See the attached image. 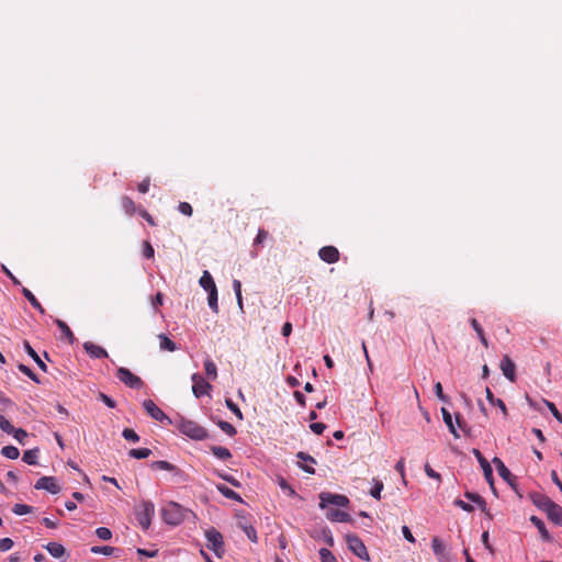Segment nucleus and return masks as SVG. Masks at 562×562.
<instances>
[{"mask_svg": "<svg viewBox=\"0 0 562 562\" xmlns=\"http://www.w3.org/2000/svg\"><path fill=\"white\" fill-rule=\"evenodd\" d=\"M189 513L192 512L176 502H169L167 506L161 509V517L166 524L177 526L186 519Z\"/></svg>", "mask_w": 562, "mask_h": 562, "instance_id": "obj_1", "label": "nucleus"}, {"mask_svg": "<svg viewBox=\"0 0 562 562\" xmlns=\"http://www.w3.org/2000/svg\"><path fill=\"white\" fill-rule=\"evenodd\" d=\"M179 431L193 440H204L209 437L207 430L194 420L180 417L177 423Z\"/></svg>", "mask_w": 562, "mask_h": 562, "instance_id": "obj_2", "label": "nucleus"}, {"mask_svg": "<svg viewBox=\"0 0 562 562\" xmlns=\"http://www.w3.org/2000/svg\"><path fill=\"white\" fill-rule=\"evenodd\" d=\"M205 537L210 542L209 548L217 558H222L225 552L223 535L214 527H211L205 531Z\"/></svg>", "mask_w": 562, "mask_h": 562, "instance_id": "obj_3", "label": "nucleus"}, {"mask_svg": "<svg viewBox=\"0 0 562 562\" xmlns=\"http://www.w3.org/2000/svg\"><path fill=\"white\" fill-rule=\"evenodd\" d=\"M140 509L136 510V519L144 530L150 527L151 518L155 513V506L150 501H143Z\"/></svg>", "mask_w": 562, "mask_h": 562, "instance_id": "obj_4", "label": "nucleus"}, {"mask_svg": "<svg viewBox=\"0 0 562 562\" xmlns=\"http://www.w3.org/2000/svg\"><path fill=\"white\" fill-rule=\"evenodd\" d=\"M346 541L348 544V549L357 557L362 560L369 561L370 555L364 546L363 541L357 535H347Z\"/></svg>", "mask_w": 562, "mask_h": 562, "instance_id": "obj_5", "label": "nucleus"}, {"mask_svg": "<svg viewBox=\"0 0 562 562\" xmlns=\"http://www.w3.org/2000/svg\"><path fill=\"white\" fill-rule=\"evenodd\" d=\"M116 378L131 389L139 390L144 386L143 380L126 368H119Z\"/></svg>", "mask_w": 562, "mask_h": 562, "instance_id": "obj_6", "label": "nucleus"}, {"mask_svg": "<svg viewBox=\"0 0 562 562\" xmlns=\"http://www.w3.org/2000/svg\"><path fill=\"white\" fill-rule=\"evenodd\" d=\"M472 452L475 456V458L477 459V461L481 465V469L483 470V474H484L486 482L490 484L493 493L496 494V488L494 486L493 470H492L490 462L486 460V458L481 453V451L479 449L474 448L472 450Z\"/></svg>", "mask_w": 562, "mask_h": 562, "instance_id": "obj_7", "label": "nucleus"}, {"mask_svg": "<svg viewBox=\"0 0 562 562\" xmlns=\"http://www.w3.org/2000/svg\"><path fill=\"white\" fill-rule=\"evenodd\" d=\"M143 406L147 414L155 420H158L160 423L167 422V424L169 425L172 424L171 418L168 417L151 400H145L143 402Z\"/></svg>", "mask_w": 562, "mask_h": 562, "instance_id": "obj_8", "label": "nucleus"}, {"mask_svg": "<svg viewBox=\"0 0 562 562\" xmlns=\"http://www.w3.org/2000/svg\"><path fill=\"white\" fill-rule=\"evenodd\" d=\"M319 499H321L319 506L322 508H324L327 504H333V505H337V506H341V507H346L349 504V499L347 496L340 495V494L326 493V492H323L319 494Z\"/></svg>", "mask_w": 562, "mask_h": 562, "instance_id": "obj_9", "label": "nucleus"}, {"mask_svg": "<svg viewBox=\"0 0 562 562\" xmlns=\"http://www.w3.org/2000/svg\"><path fill=\"white\" fill-rule=\"evenodd\" d=\"M492 462L496 467V470H497L499 476L506 483H508L513 490H515L517 492L516 476L512 474V472L506 468L504 462L498 457H494Z\"/></svg>", "mask_w": 562, "mask_h": 562, "instance_id": "obj_10", "label": "nucleus"}, {"mask_svg": "<svg viewBox=\"0 0 562 562\" xmlns=\"http://www.w3.org/2000/svg\"><path fill=\"white\" fill-rule=\"evenodd\" d=\"M150 467L153 469L171 471V472H173V474L176 476L180 477L183 482H187L189 480L188 474L183 470H181L180 468L171 464L168 461H164V460L154 461Z\"/></svg>", "mask_w": 562, "mask_h": 562, "instance_id": "obj_11", "label": "nucleus"}, {"mask_svg": "<svg viewBox=\"0 0 562 562\" xmlns=\"http://www.w3.org/2000/svg\"><path fill=\"white\" fill-rule=\"evenodd\" d=\"M34 487L36 490H46L52 494H58L60 492V486L56 483L54 476H42L37 480Z\"/></svg>", "mask_w": 562, "mask_h": 562, "instance_id": "obj_12", "label": "nucleus"}, {"mask_svg": "<svg viewBox=\"0 0 562 562\" xmlns=\"http://www.w3.org/2000/svg\"><path fill=\"white\" fill-rule=\"evenodd\" d=\"M192 380L194 382L192 392L195 397H201L204 394H207L209 390L212 389V385L198 373L192 375Z\"/></svg>", "mask_w": 562, "mask_h": 562, "instance_id": "obj_13", "label": "nucleus"}, {"mask_svg": "<svg viewBox=\"0 0 562 562\" xmlns=\"http://www.w3.org/2000/svg\"><path fill=\"white\" fill-rule=\"evenodd\" d=\"M501 370L503 374L510 381L516 382L517 375H516V364L510 359L509 356L505 355L501 361Z\"/></svg>", "mask_w": 562, "mask_h": 562, "instance_id": "obj_14", "label": "nucleus"}, {"mask_svg": "<svg viewBox=\"0 0 562 562\" xmlns=\"http://www.w3.org/2000/svg\"><path fill=\"white\" fill-rule=\"evenodd\" d=\"M431 548L434 550V553L437 555V558L440 562H450L449 552H448L446 546L442 543V541L438 537L432 538Z\"/></svg>", "mask_w": 562, "mask_h": 562, "instance_id": "obj_15", "label": "nucleus"}, {"mask_svg": "<svg viewBox=\"0 0 562 562\" xmlns=\"http://www.w3.org/2000/svg\"><path fill=\"white\" fill-rule=\"evenodd\" d=\"M529 497L535 506H537L542 512H547V509L550 507V505L553 503V501L539 492H533L529 494Z\"/></svg>", "mask_w": 562, "mask_h": 562, "instance_id": "obj_16", "label": "nucleus"}, {"mask_svg": "<svg viewBox=\"0 0 562 562\" xmlns=\"http://www.w3.org/2000/svg\"><path fill=\"white\" fill-rule=\"evenodd\" d=\"M550 521L558 526H562V506L553 502L546 512Z\"/></svg>", "mask_w": 562, "mask_h": 562, "instance_id": "obj_17", "label": "nucleus"}, {"mask_svg": "<svg viewBox=\"0 0 562 562\" xmlns=\"http://www.w3.org/2000/svg\"><path fill=\"white\" fill-rule=\"evenodd\" d=\"M83 349L87 353H89L92 358H106L108 352L101 346L94 345L91 341H87L83 344Z\"/></svg>", "mask_w": 562, "mask_h": 562, "instance_id": "obj_18", "label": "nucleus"}, {"mask_svg": "<svg viewBox=\"0 0 562 562\" xmlns=\"http://www.w3.org/2000/svg\"><path fill=\"white\" fill-rule=\"evenodd\" d=\"M529 520L538 529V531L541 535V538L544 541H547V542H551L552 541V536L549 533L544 522L539 517L531 516Z\"/></svg>", "mask_w": 562, "mask_h": 562, "instance_id": "obj_19", "label": "nucleus"}, {"mask_svg": "<svg viewBox=\"0 0 562 562\" xmlns=\"http://www.w3.org/2000/svg\"><path fill=\"white\" fill-rule=\"evenodd\" d=\"M318 255L322 260L333 263L339 259L338 248H319Z\"/></svg>", "mask_w": 562, "mask_h": 562, "instance_id": "obj_20", "label": "nucleus"}, {"mask_svg": "<svg viewBox=\"0 0 562 562\" xmlns=\"http://www.w3.org/2000/svg\"><path fill=\"white\" fill-rule=\"evenodd\" d=\"M327 518L333 521L353 522L352 517L348 513L340 509H330L327 513Z\"/></svg>", "mask_w": 562, "mask_h": 562, "instance_id": "obj_21", "label": "nucleus"}, {"mask_svg": "<svg viewBox=\"0 0 562 562\" xmlns=\"http://www.w3.org/2000/svg\"><path fill=\"white\" fill-rule=\"evenodd\" d=\"M485 394H486V400L488 401V403L493 406H497L502 411L504 417H507L508 411H507V407H506L504 401L501 398H496L488 386L485 389Z\"/></svg>", "mask_w": 562, "mask_h": 562, "instance_id": "obj_22", "label": "nucleus"}, {"mask_svg": "<svg viewBox=\"0 0 562 562\" xmlns=\"http://www.w3.org/2000/svg\"><path fill=\"white\" fill-rule=\"evenodd\" d=\"M24 349H25L26 353L36 362L38 368L42 371L47 372L46 363L42 361V359L40 358L37 352L32 348V346L30 345V342L27 340L24 341Z\"/></svg>", "mask_w": 562, "mask_h": 562, "instance_id": "obj_23", "label": "nucleus"}, {"mask_svg": "<svg viewBox=\"0 0 562 562\" xmlns=\"http://www.w3.org/2000/svg\"><path fill=\"white\" fill-rule=\"evenodd\" d=\"M45 549L52 557L57 559L61 558L66 553L65 547L58 542H49L45 546Z\"/></svg>", "mask_w": 562, "mask_h": 562, "instance_id": "obj_24", "label": "nucleus"}, {"mask_svg": "<svg viewBox=\"0 0 562 562\" xmlns=\"http://www.w3.org/2000/svg\"><path fill=\"white\" fill-rule=\"evenodd\" d=\"M441 414H442L443 422L447 425V427L449 428V431L451 432V435L457 439L460 438V435L452 423V416H451L450 412L447 408L442 407Z\"/></svg>", "mask_w": 562, "mask_h": 562, "instance_id": "obj_25", "label": "nucleus"}, {"mask_svg": "<svg viewBox=\"0 0 562 562\" xmlns=\"http://www.w3.org/2000/svg\"><path fill=\"white\" fill-rule=\"evenodd\" d=\"M216 488L226 498H229V499H233V501H236V502H239V503L243 502L241 497L236 492H234L232 488L227 487L226 485L218 484L216 486Z\"/></svg>", "mask_w": 562, "mask_h": 562, "instance_id": "obj_26", "label": "nucleus"}, {"mask_svg": "<svg viewBox=\"0 0 562 562\" xmlns=\"http://www.w3.org/2000/svg\"><path fill=\"white\" fill-rule=\"evenodd\" d=\"M38 448L30 449L24 451L22 460L30 465H34L37 463V457H38Z\"/></svg>", "mask_w": 562, "mask_h": 562, "instance_id": "obj_27", "label": "nucleus"}, {"mask_svg": "<svg viewBox=\"0 0 562 562\" xmlns=\"http://www.w3.org/2000/svg\"><path fill=\"white\" fill-rule=\"evenodd\" d=\"M200 284L203 289H205L207 292L211 290L216 289L215 282L211 274L207 271L203 272V276L200 279Z\"/></svg>", "mask_w": 562, "mask_h": 562, "instance_id": "obj_28", "label": "nucleus"}, {"mask_svg": "<svg viewBox=\"0 0 562 562\" xmlns=\"http://www.w3.org/2000/svg\"><path fill=\"white\" fill-rule=\"evenodd\" d=\"M55 323L58 326V328L61 330L63 335L68 339V341L70 344H72L76 338H75L71 329L69 328V326L61 319H56Z\"/></svg>", "mask_w": 562, "mask_h": 562, "instance_id": "obj_29", "label": "nucleus"}, {"mask_svg": "<svg viewBox=\"0 0 562 562\" xmlns=\"http://www.w3.org/2000/svg\"><path fill=\"white\" fill-rule=\"evenodd\" d=\"M160 340V348L168 350V351H175L178 349L175 341H172L170 338H168L165 334H160L159 336Z\"/></svg>", "mask_w": 562, "mask_h": 562, "instance_id": "obj_30", "label": "nucleus"}, {"mask_svg": "<svg viewBox=\"0 0 562 562\" xmlns=\"http://www.w3.org/2000/svg\"><path fill=\"white\" fill-rule=\"evenodd\" d=\"M22 293L33 307L37 308L41 313H44L43 306L29 289L23 288Z\"/></svg>", "mask_w": 562, "mask_h": 562, "instance_id": "obj_31", "label": "nucleus"}, {"mask_svg": "<svg viewBox=\"0 0 562 562\" xmlns=\"http://www.w3.org/2000/svg\"><path fill=\"white\" fill-rule=\"evenodd\" d=\"M211 450H212L213 454L216 456L218 459L227 460V459L232 458L231 451L225 447L213 446V447H211Z\"/></svg>", "mask_w": 562, "mask_h": 562, "instance_id": "obj_32", "label": "nucleus"}, {"mask_svg": "<svg viewBox=\"0 0 562 562\" xmlns=\"http://www.w3.org/2000/svg\"><path fill=\"white\" fill-rule=\"evenodd\" d=\"M151 454V450L148 448L131 449L128 456L135 459H146Z\"/></svg>", "mask_w": 562, "mask_h": 562, "instance_id": "obj_33", "label": "nucleus"}, {"mask_svg": "<svg viewBox=\"0 0 562 562\" xmlns=\"http://www.w3.org/2000/svg\"><path fill=\"white\" fill-rule=\"evenodd\" d=\"M471 326L473 327V329L477 334V336H479L481 342L483 344V346L487 347L488 346V341H487V339L485 337L484 330H483V328L481 327V325L479 324V322L475 318L471 319Z\"/></svg>", "mask_w": 562, "mask_h": 562, "instance_id": "obj_34", "label": "nucleus"}, {"mask_svg": "<svg viewBox=\"0 0 562 562\" xmlns=\"http://www.w3.org/2000/svg\"><path fill=\"white\" fill-rule=\"evenodd\" d=\"M1 454L4 456L5 458L8 459H11V460H15L19 458L20 456V451L16 447L14 446H4L2 449H1Z\"/></svg>", "mask_w": 562, "mask_h": 562, "instance_id": "obj_35", "label": "nucleus"}, {"mask_svg": "<svg viewBox=\"0 0 562 562\" xmlns=\"http://www.w3.org/2000/svg\"><path fill=\"white\" fill-rule=\"evenodd\" d=\"M121 205L127 214H133L135 212V203L128 196H123L121 199Z\"/></svg>", "mask_w": 562, "mask_h": 562, "instance_id": "obj_36", "label": "nucleus"}, {"mask_svg": "<svg viewBox=\"0 0 562 562\" xmlns=\"http://www.w3.org/2000/svg\"><path fill=\"white\" fill-rule=\"evenodd\" d=\"M217 426L228 436H235L237 434L236 428L228 422L218 420Z\"/></svg>", "mask_w": 562, "mask_h": 562, "instance_id": "obj_37", "label": "nucleus"}, {"mask_svg": "<svg viewBox=\"0 0 562 562\" xmlns=\"http://www.w3.org/2000/svg\"><path fill=\"white\" fill-rule=\"evenodd\" d=\"M204 368H205V373H206L207 378L215 380L217 376V370H216V366L214 364V362H212L211 360H206L204 362Z\"/></svg>", "mask_w": 562, "mask_h": 562, "instance_id": "obj_38", "label": "nucleus"}, {"mask_svg": "<svg viewBox=\"0 0 562 562\" xmlns=\"http://www.w3.org/2000/svg\"><path fill=\"white\" fill-rule=\"evenodd\" d=\"M18 369L35 383H41L38 376L27 366L21 363L18 366Z\"/></svg>", "mask_w": 562, "mask_h": 562, "instance_id": "obj_39", "label": "nucleus"}, {"mask_svg": "<svg viewBox=\"0 0 562 562\" xmlns=\"http://www.w3.org/2000/svg\"><path fill=\"white\" fill-rule=\"evenodd\" d=\"M319 557L322 562H337V559L333 552L326 548H322L319 550Z\"/></svg>", "mask_w": 562, "mask_h": 562, "instance_id": "obj_40", "label": "nucleus"}, {"mask_svg": "<svg viewBox=\"0 0 562 562\" xmlns=\"http://www.w3.org/2000/svg\"><path fill=\"white\" fill-rule=\"evenodd\" d=\"M12 512L15 515H25L33 512V507L25 504H15L12 508Z\"/></svg>", "mask_w": 562, "mask_h": 562, "instance_id": "obj_41", "label": "nucleus"}, {"mask_svg": "<svg viewBox=\"0 0 562 562\" xmlns=\"http://www.w3.org/2000/svg\"><path fill=\"white\" fill-rule=\"evenodd\" d=\"M240 527L251 542L256 543L258 541L257 531L251 525H241Z\"/></svg>", "mask_w": 562, "mask_h": 562, "instance_id": "obj_42", "label": "nucleus"}, {"mask_svg": "<svg viewBox=\"0 0 562 562\" xmlns=\"http://www.w3.org/2000/svg\"><path fill=\"white\" fill-rule=\"evenodd\" d=\"M209 305L213 310V312H218V305H217V289L209 291Z\"/></svg>", "mask_w": 562, "mask_h": 562, "instance_id": "obj_43", "label": "nucleus"}, {"mask_svg": "<svg viewBox=\"0 0 562 562\" xmlns=\"http://www.w3.org/2000/svg\"><path fill=\"white\" fill-rule=\"evenodd\" d=\"M225 404L227 406V408L233 413L235 414V416L238 418V419H243V413L240 411V408L231 400V398H226L225 400Z\"/></svg>", "mask_w": 562, "mask_h": 562, "instance_id": "obj_44", "label": "nucleus"}, {"mask_svg": "<svg viewBox=\"0 0 562 562\" xmlns=\"http://www.w3.org/2000/svg\"><path fill=\"white\" fill-rule=\"evenodd\" d=\"M383 490V483L381 481H374L373 487L370 490V495L380 501L381 499V491Z\"/></svg>", "mask_w": 562, "mask_h": 562, "instance_id": "obj_45", "label": "nucleus"}, {"mask_svg": "<svg viewBox=\"0 0 562 562\" xmlns=\"http://www.w3.org/2000/svg\"><path fill=\"white\" fill-rule=\"evenodd\" d=\"M544 404L547 405V407L549 408V411L551 412V414L553 415V417L562 424V414L559 412V409L557 408V406L552 403V402H549L547 400H544Z\"/></svg>", "mask_w": 562, "mask_h": 562, "instance_id": "obj_46", "label": "nucleus"}, {"mask_svg": "<svg viewBox=\"0 0 562 562\" xmlns=\"http://www.w3.org/2000/svg\"><path fill=\"white\" fill-rule=\"evenodd\" d=\"M114 550L115 549L110 546H103V547L95 546V547L91 548L92 553H102L105 555H111L114 552Z\"/></svg>", "mask_w": 562, "mask_h": 562, "instance_id": "obj_47", "label": "nucleus"}, {"mask_svg": "<svg viewBox=\"0 0 562 562\" xmlns=\"http://www.w3.org/2000/svg\"><path fill=\"white\" fill-rule=\"evenodd\" d=\"M95 535L102 540H110L112 538V531L106 527L97 528Z\"/></svg>", "mask_w": 562, "mask_h": 562, "instance_id": "obj_48", "label": "nucleus"}, {"mask_svg": "<svg viewBox=\"0 0 562 562\" xmlns=\"http://www.w3.org/2000/svg\"><path fill=\"white\" fill-rule=\"evenodd\" d=\"M233 286L237 297V304L243 310V297H241V283L238 280H234Z\"/></svg>", "mask_w": 562, "mask_h": 562, "instance_id": "obj_49", "label": "nucleus"}, {"mask_svg": "<svg viewBox=\"0 0 562 562\" xmlns=\"http://www.w3.org/2000/svg\"><path fill=\"white\" fill-rule=\"evenodd\" d=\"M122 436L128 441H139V436L131 428H125L122 432Z\"/></svg>", "mask_w": 562, "mask_h": 562, "instance_id": "obj_50", "label": "nucleus"}, {"mask_svg": "<svg viewBox=\"0 0 562 562\" xmlns=\"http://www.w3.org/2000/svg\"><path fill=\"white\" fill-rule=\"evenodd\" d=\"M0 429L9 435L14 431V427L12 424L5 419L2 415H0Z\"/></svg>", "mask_w": 562, "mask_h": 562, "instance_id": "obj_51", "label": "nucleus"}, {"mask_svg": "<svg viewBox=\"0 0 562 562\" xmlns=\"http://www.w3.org/2000/svg\"><path fill=\"white\" fill-rule=\"evenodd\" d=\"M278 483H279V485H280V487L282 490H285V491L289 492L290 496H295L296 495L294 488L284 480V477L279 476L278 477Z\"/></svg>", "mask_w": 562, "mask_h": 562, "instance_id": "obj_52", "label": "nucleus"}, {"mask_svg": "<svg viewBox=\"0 0 562 562\" xmlns=\"http://www.w3.org/2000/svg\"><path fill=\"white\" fill-rule=\"evenodd\" d=\"M178 210L186 216H191L193 213V209L188 202H180L178 205Z\"/></svg>", "mask_w": 562, "mask_h": 562, "instance_id": "obj_53", "label": "nucleus"}, {"mask_svg": "<svg viewBox=\"0 0 562 562\" xmlns=\"http://www.w3.org/2000/svg\"><path fill=\"white\" fill-rule=\"evenodd\" d=\"M13 437L20 442L24 443V439L27 437V432L22 428H14V431L11 432Z\"/></svg>", "mask_w": 562, "mask_h": 562, "instance_id": "obj_54", "label": "nucleus"}, {"mask_svg": "<svg viewBox=\"0 0 562 562\" xmlns=\"http://www.w3.org/2000/svg\"><path fill=\"white\" fill-rule=\"evenodd\" d=\"M435 393L440 401L445 403L449 402V397L443 393L442 385L440 382H437L435 384Z\"/></svg>", "mask_w": 562, "mask_h": 562, "instance_id": "obj_55", "label": "nucleus"}, {"mask_svg": "<svg viewBox=\"0 0 562 562\" xmlns=\"http://www.w3.org/2000/svg\"><path fill=\"white\" fill-rule=\"evenodd\" d=\"M99 398L110 408H114L116 406V403L114 400H112L110 396H108L106 394L100 392L99 393Z\"/></svg>", "mask_w": 562, "mask_h": 562, "instance_id": "obj_56", "label": "nucleus"}, {"mask_svg": "<svg viewBox=\"0 0 562 562\" xmlns=\"http://www.w3.org/2000/svg\"><path fill=\"white\" fill-rule=\"evenodd\" d=\"M310 429L316 435H322L326 429V425L323 423H312Z\"/></svg>", "mask_w": 562, "mask_h": 562, "instance_id": "obj_57", "label": "nucleus"}, {"mask_svg": "<svg viewBox=\"0 0 562 562\" xmlns=\"http://www.w3.org/2000/svg\"><path fill=\"white\" fill-rule=\"evenodd\" d=\"M454 505L457 507H460L464 512H468V513H472L474 510V507L471 504L465 503V502H463L462 499H459V498L454 501Z\"/></svg>", "mask_w": 562, "mask_h": 562, "instance_id": "obj_58", "label": "nucleus"}, {"mask_svg": "<svg viewBox=\"0 0 562 562\" xmlns=\"http://www.w3.org/2000/svg\"><path fill=\"white\" fill-rule=\"evenodd\" d=\"M13 540L10 538L0 539V551L10 550L13 547Z\"/></svg>", "mask_w": 562, "mask_h": 562, "instance_id": "obj_59", "label": "nucleus"}, {"mask_svg": "<svg viewBox=\"0 0 562 562\" xmlns=\"http://www.w3.org/2000/svg\"><path fill=\"white\" fill-rule=\"evenodd\" d=\"M490 536H488V532L487 531H484L482 533V542L484 544V547L492 553L494 554L495 553V549L492 547V544L490 543V540H488Z\"/></svg>", "mask_w": 562, "mask_h": 562, "instance_id": "obj_60", "label": "nucleus"}, {"mask_svg": "<svg viewBox=\"0 0 562 562\" xmlns=\"http://www.w3.org/2000/svg\"><path fill=\"white\" fill-rule=\"evenodd\" d=\"M149 186H150V179L149 178H145L137 187L138 191L140 193H147L148 190H149Z\"/></svg>", "mask_w": 562, "mask_h": 562, "instance_id": "obj_61", "label": "nucleus"}, {"mask_svg": "<svg viewBox=\"0 0 562 562\" xmlns=\"http://www.w3.org/2000/svg\"><path fill=\"white\" fill-rule=\"evenodd\" d=\"M296 458L305 462L316 463L315 459L312 456L303 451H299L296 453Z\"/></svg>", "mask_w": 562, "mask_h": 562, "instance_id": "obj_62", "label": "nucleus"}, {"mask_svg": "<svg viewBox=\"0 0 562 562\" xmlns=\"http://www.w3.org/2000/svg\"><path fill=\"white\" fill-rule=\"evenodd\" d=\"M425 472L431 479H436V480H439V481L441 480L440 474L438 472H436L435 470H432L429 464L425 465Z\"/></svg>", "mask_w": 562, "mask_h": 562, "instance_id": "obj_63", "label": "nucleus"}, {"mask_svg": "<svg viewBox=\"0 0 562 562\" xmlns=\"http://www.w3.org/2000/svg\"><path fill=\"white\" fill-rule=\"evenodd\" d=\"M551 480L552 482L559 487V490L562 492V481L559 479L558 473L555 470L551 471Z\"/></svg>", "mask_w": 562, "mask_h": 562, "instance_id": "obj_64", "label": "nucleus"}]
</instances>
